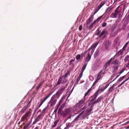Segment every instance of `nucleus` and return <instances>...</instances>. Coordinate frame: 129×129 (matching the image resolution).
Returning <instances> with one entry per match:
<instances>
[{
	"label": "nucleus",
	"mask_w": 129,
	"mask_h": 129,
	"mask_svg": "<svg viewBox=\"0 0 129 129\" xmlns=\"http://www.w3.org/2000/svg\"><path fill=\"white\" fill-rule=\"evenodd\" d=\"M59 96L56 93L52 96L49 103L51 107H52L55 104L57 100L59 98Z\"/></svg>",
	"instance_id": "obj_1"
},
{
	"label": "nucleus",
	"mask_w": 129,
	"mask_h": 129,
	"mask_svg": "<svg viewBox=\"0 0 129 129\" xmlns=\"http://www.w3.org/2000/svg\"><path fill=\"white\" fill-rule=\"evenodd\" d=\"M32 112L31 109H30L27 112L25 113L21 118V120L22 121H27L29 119L31 115V113Z\"/></svg>",
	"instance_id": "obj_2"
},
{
	"label": "nucleus",
	"mask_w": 129,
	"mask_h": 129,
	"mask_svg": "<svg viewBox=\"0 0 129 129\" xmlns=\"http://www.w3.org/2000/svg\"><path fill=\"white\" fill-rule=\"evenodd\" d=\"M119 29V26L117 25H115L112 27L111 30L113 37H115L117 35Z\"/></svg>",
	"instance_id": "obj_3"
},
{
	"label": "nucleus",
	"mask_w": 129,
	"mask_h": 129,
	"mask_svg": "<svg viewBox=\"0 0 129 129\" xmlns=\"http://www.w3.org/2000/svg\"><path fill=\"white\" fill-rule=\"evenodd\" d=\"M85 100L84 98L80 100L78 103L74 106V108L77 109L83 106L85 104Z\"/></svg>",
	"instance_id": "obj_4"
},
{
	"label": "nucleus",
	"mask_w": 129,
	"mask_h": 129,
	"mask_svg": "<svg viewBox=\"0 0 129 129\" xmlns=\"http://www.w3.org/2000/svg\"><path fill=\"white\" fill-rule=\"evenodd\" d=\"M52 93V92H51L48 95L45 97L43 98L42 99L40 100V105L39 106L37 105L35 108V109L37 110L38 109L45 101L50 96Z\"/></svg>",
	"instance_id": "obj_5"
},
{
	"label": "nucleus",
	"mask_w": 129,
	"mask_h": 129,
	"mask_svg": "<svg viewBox=\"0 0 129 129\" xmlns=\"http://www.w3.org/2000/svg\"><path fill=\"white\" fill-rule=\"evenodd\" d=\"M123 26L121 28V29L125 30L126 28V25L129 22V17L127 16L126 19L125 20L124 18L123 20Z\"/></svg>",
	"instance_id": "obj_6"
},
{
	"label": "nucleus",
	"mask_w": 129,
	"mask_h": 129,
	"mask_svg": "<svg viewBox=\"0 0 129 129\" xmlns=\"http://www.w3.org/2000/svg\"><path fill=\"white\" fill-rule=\"evenodd\" d=\"M101 93L100 92V91L98 90L95 92L93 95L91 97V99L90 100V101L91 103H93L94 100L96 99L97 96L99 93Z\"/></svg>",
	"instance_id": "obj_7"
},
{
	"label": "nucleus",
	"mask_w": 129,
	"mask_h": 129,
	"mask_svg": "<svg viewBox=\"0 0 129 129\" xmlns=\"http://www.w3.org/2000/svg\"><path fill=\"white\" fill-rule=\"evenodd\" d=\"M93 108V106H90L87 108V110L85 111V117H87L89 116L91 113L93 112H92Z\"/></svg>",
	"instance_id": "obj_8"
},
{
	"label": "nucleus",
	"mask_w": 129,
	"mask_h": 129,
	"mask_svg": "<svg viewBox=\"0 0 129 129\" xmlns=\"http://www.w3.org/2000/svg\"><path fill=\"white\" fill-rule=\"evenodd\" d=\"M119 8V6H118L115 10L114 12L112 13L111 15V17L113 18H116L117 17V14L119 13L118 11Z\"/></svg>",
	"instance_id": "obj_9"
},
{
	"label": "nucleus",
	"mask_w": 129,
	"mask_h": 129,
	"mask_svg": "<svg viewBox=\"0 0 129 129\" xmlns=\"http://www.w3.org/2000/svg\"><path fill=\"white\" fill-rule=\"evenodd\" d=\"M98 44L99 42H97L92 44L90 47L88 49V51H89L90 50H92L91 52V53L92 54H93L95 48Z\"/></svg>",
	"instance_id": "obj_10"
},
{
	"label": "nucleus",
	"mask_w": 129,
	"mask_h": 129,
	"mask_svg": "<svg viewBox=\"0 0 129 129\" xmlns=\"http://www.w3.org/2000/svg\"><path fill=\"white\" fill-rule=\"evenodd\" d=\"M67 86V84H65L62 86L60 88V90L58 91L56 93L60 96V94L62 93V92L64 90Z\"/></svg>",
	"instance_id": "obj_11"
},
{
	"label": "nucleus",
	"mask_w": 129,
	"mask_h": 129,
	"mask_svg": "<svg viewBox=\"0 0 129 129\" xmlns=\"http://www.w3.org/2000/svg\"><path fill=\"white\" fill-rule=\"evenodd\" d=\"M88 53L85 59V61L87 62V63L89 62L90 60L91 56L93 54H92L90 52V51H88Z\"/></svg>",
	"instance_id": "obj_12"
},
{
	"label": "nucleus",
	"mask_w": 129,
	"mask_h": 129,
	"mask_svg": "<svg viewBox=\"0 0 129 129\" xmlns=\"http://www.w3.org/2000/svg\"><path fill=\"white\" fill-rule=\"evenodd\" d=\"M70 112V110L68 109H67L64 110V111H63L61 113V115L63 117H66L67 115L69 114Z\"/></svg>",
	"instance_id": "obj_13"
},
{
	"label": "nucleus",
	"mask_w": 129,
	"mask_h": 129,
	"mask_svg": "<svg viewBox=\"0 0 129 129\" xmlns=\"http://www.w3.org/2000/svg\"><path fill=\"white\" fill-rule=\"evenodd\" d=\"M42 118L43 117L42 115L41 114L39 115L38 116L37 118L35 119L32 124V125L35 124L37 122L39 121L40 120L42 119Z\"/></svg>",
	"instance_id": "obj_14"
},
{
	"label": "nucleus",
	"mask_w": 129,
	"mask_h": 129,
	"mask_svg": "<svg viewBox=\"0 0 129 129\" xmlns=\"http://www.w3.org/2000/svg\"><path fill=\"white\" fill-rule=\"evenodd\" d=\"M120 41L119 39L117 38H115L114 40V44L115 46L117 48V47L119 46L120 43Z\"/></svg>",
	"instance_id": "obj_15"
},
{
	"label": "nucleus",
	"mask_w": 129,
	"mask_h": 129,
	"mask_svg": "<svg viewBox=\"0 0 129 129\" xmlns=\"http://www.w3.org/2000/svg\"><path fill=\"white\" fill-rule=\"evenodd\" d=\"M103 99V97L102 95L100 96L97 99V100L94 101L92 105H93L95 104H97L98 103H99L101 102V101Z\"/></svg>",
	"instance_id": "obj_16"
},
{
	"label": "nucleus",
	"mask_w": 129,
	"mask_h": 129,
	"mask_svg": "<svg viewBox=\"0 0 129 129\" xmlns=\"http://www.w3.org/2000/svg\"><path fill=\"white\" fill-rule=\"evenodd\" d=\"M102 71L103 70H101L98 74L97 77V80L94 83L92 86H94L96 83L98 82V80L100 79L101 78V75H100V74L101 73Z\"/></svg>",
	"instance_id": "obj_17"
},
{
	"label": "nucleus",
	"mask_w": 129,
	"mask_h": 129,
	"mask_svg": "<svg viewBox=\"0 0 129 129\" xmlns=\"http://www.w3.org/2000/svg\"><path fill=\"white\" fill-rule=\"evenodd\" d=\"M102 71L103 70H101L98 74L97 77V80L94 83L92 86H94L96 83L98 82V80L100 79L101 78V75H100V74L101 73Z\"/></svg>",
	"instance_id": "obj_18"
},
{
	"label": "nucleus",
	"mask_w": 129,
	"mask_h": 129,
	"mask_svg": "<svg viewBox=\"0 0 129 129\" xmlns=\"http://www.w3.org/2000/svg\"><path fill=\"white\" fill-rule=\"evenodd\" d=\"M94 18L93 15H91L89 18L86 20V24L87 25L89 24L92 21Z\"/></svg>",
	"instance_id": "obj_19"
},
{
	"label": "nucleus",
	"mask_w": 129,
	"mask_h": 129,
	"mask_svg": "<svg viewBox=\"0 0 129 129\" xmlns=\"http://www.w3.org/2000/svg\"><path fill=\"white\" fill-rule=\"evenodd\" d=\"M112 61V60L110 59L107 62L105 63L103 66V69L104 71L106 70L108 66H109L110 65V63Z\"/></svg>",
	"instance_id": "obj_20"
},
{
	"label": "nucleus",
	"mask_w": 129,
	"mask_h": 129,
	"mask_svg": "<svg viewBox=\"0 0 129 129\" xmlns=\"http://www.w3.org/2000/svg\"><path fill=\"white\" fill-rule=\"evenodd\" d=\"M112 61V60L110 59L107 62L105 63L103 66V69L104 71L106 70L108 66H109L110 65V63Z\"/></svg>",
	"instance_id": "obj_21"
},
{
	"label": "nucleus",
	"mask_w": 129,
	"mask_h": 129,
	"mask_svg": "<svg viewBox=\"0 0 129 129\" xmlns=\"http://www.w3.org/2000/svg\"><path fill=\"white\" fill-rule=\"evenodd\" d=\"M87 107V106H84L83 108H80L78 111V113L81 112L80 114H81V115L84 112Z\"/></svg>",
	"instance_id": "obj_22"
},
{
	"label": "nucleus",
	"mask_w": 129,
	"mask_h": 129,
	"mask_svg": "<svg viewBox=\"0 0 129 129\" xmlns=\"http://www.w3.org/2000/svg\"><path fill=\"white\" fill-rule=\"evenodd\" d=\"M106 2H103L100 4V5L96 8L98 10H99L106 3Z\"/></svg>",
	"instance_id": "obj_23"
},
{
	"label": "nucleus",
	"mask_w": 129,
	"mask_h": 129,
	"mask_svg": "<svg viewBox=\"0 0 129 129\" xmlns=\"http://www.w3.org/2000/svg\"><path fill=\"white\" fill-rule=\"evenodd\" d=\"M124 50L123 49H121L119 51L117 52L115 55V56H119L122 54L123 53Z\"/></svg>",
	"instance_id": "obj_24"
},
{
	"label": "nucleus",
	"mask_w": 129,
	"mask_h": 129,
	"mask_svg": "<svg viewBox=\"0 0 129 129\" xmlns=\"http://www.w3.org/2000/svg\"><path fill=\"white\" fill-rule=\"evenodd\" d=\"M111 43L109 41H107L104 44V46L105 47V49L106 50H108L109 47L111 45Z\"/></svg>",
	"instance_id": "obj_25"
},
{
	"label": "nucleus",
	"mask_w": 129,
	"mask_h": 129,
	"mask_svg": "<svg viewBox=\"0 0 129 129\" xmlns=\"http://www.w3.org/2000/svg\"><path fill=\"white\" fill-rule=\"evenodd\" d=\"M81 114H80L79 115L77 116L72 121L73 123L75 122H77L80 119V117L81 116Z\"/></svg>",
	"instance_id": "obj_26"
},
{
	"label": "nucleus",
	"mask_w": 129,
	"mask_h": 129,
	"mask_svg": "<svg viewBox=\"0 0 129 129\" xmlns=\"http://www.w3.org/2000/svg\"><path fill=\"white\" fill-rule=\"evenodd\" d=\"M28 108H29V107H27L26 105V106H24L20 111V113L22 114L24 113L26 109Z\"/></svg>",
	"instance_id": "obj_27"
},
{
	"label": "nucleus",
	"mask_w": 129,
	"mask_h": 129,
	"mask_svg": "<svg viewBox=\"0 0 129 129\" xmlns=\"http://www.w3.org/2000/svg\"><path fill=\"white\" fill-rule=\"evenodd\" d=\"M108 85H106L105 86V87H103L101 88H99L98 89V90L100 91V92L101 93L103 92L106 88L108 87Z\"/></svg>",
	"instance_id": "obj_28"
},
{
	"label": "nucleus",
	"mask_w": 129,
	"mask_h": 129,
	"mask_svg": "<svg viewBox=\"0 0 129 129\" xmlns=\"http://www.w3.org/2000/svg\"><path fill=\"white\" fill-rule=\"evenodd\" d=\"M125 61H128L129 62L127 64L126 66V67H129V55H127L126 56L124 59Z\"/></svg>",
	"instance_id": "obj_29"
},
{
	"label": "nucleus",
	"mask_w": 129,
	"mask_h": 129,
	"mask_svg": "<svg viewBox=\"0 0 129 129\" xmlns=\"http://www.w3.org/2000/svg\"><path fill=\"white\" fill-rule=\"evenodd\" d=\"M125 70V69L123 68L121 69V71L119 72V75H117L116 76V77L114 78L112 81H114Z\"/></svg>",
	"instance_id": "obj_30"
},
{
	"label": "nucleus",
	"mask_w": 129,
	"mask_h": 129,
	"mask_svg": "<svg viewBox=\"0 0 129 129\" xmlns=\"http://www.w3.org/2000/svg\"><path fill=\"white\" fill-rule=\"evenodd\" d=\"M62 77L61 76H60V77L58 80V81L56 84V86L58 85H59L61 83V81H62Z\"/></svg>",
	"instance_id": "obj_31"
},
{
	"label": "nucleus",
	"mask_w": 129,
	"mask_h": 129,
	"mask_svg": "<svg viewBox=\"0 0 129 129\" xmlns=\"http://www.w3.org/2000/svg\"><path fill=\"white\" fill-rule=\"evenodd\" d=\"M73 123V122H72L71 123H69L64 128V129H69V128L71 127Z\"/></svg>",
	"instance_id": "obj_32"
},
{
	"label": "nucleus",
	"mask_w": 129,
	"mask_h": 129,
	"mask_svg": "<svg viewBox=\"0 0 129 129\" xmlns=\"http://www.w3.org/2000/svg\"><path fill=\"white\" fill-rule=\"evenodd\" d=\"M107 33V31L105 29H104L103 30L102 32L101 33V34L99 35V37H101L103 35L105 34L106 33Z\"/></svg>",
	"instance_id": "obj_33"
},
{
	"label": "nucleus",
	"mask_w": 129,
	"mask_h": 129,
	"mask_svg": "<svg viewBox=\"0 0 129 129\" xmlns=\"http://www.w3.org/2000/svg\"><path fill=\"white\" fill-rule=\"evenodd\" d=\"M115 85H116L115 84H113L111 87L109 88L108 90L109 92H112L114 89V87L115 86Z\"/></svg>",
	"instance_id": "obj_34"
},
{
	"label": "nucleus",
	"mask_w": 129,
	"mask_h": 129,
	"mask_svg": "<svg viewBox=\"0 0 129 129\" xmlns=\"http://www.w3.org/2000/svg\"><path fill=\"white\" fill-rule=\"evenodd\" d=\"M59 120L58 119L54 121V124L52 125V127L53 128L55 127L56 126L57 123L59 122Z\"/></svg>",
	"instance_id": "obj_35"
},
{
	"label": "nucleus",
	"mask_w": 129,
	"mask_h": 129,
	"mask_svg": "<svg viewBox=\"0 0 129 129\" xmlns=\"http://www.w3.org/2000/svg\"><path fill=\"white\" fill-rule=\"evenodd\" d=\"M49 109L48 107H46L42 111V112L43 113L47 112L49 110Z\"/></svg>",
	"instance_id": "obj_36"
},
{
	"label": "nucleus",
	"mask_w": 129,
	"mask_h": 129,
	"mask_svg": "<svg viewBox=\"0 0 129 129\" xmlns=\"http://www.w3.org/2000/svg\"><path fill=\"white\" fill-rule=\"evenodd\" d=\"M70 71H68L63 76L64 78H67L68 76L70 75Z\"/></svg>",
	"instance_id": "obj_37"
},
{
	"label": "nucleus",
	"mask_w": 129,
	"mask_h": 129,
	"mask_svg": "<svg viewBox=\"0 0 129 129\" xmlns=\"http://www.w3.org/2000/svg\"><path fill=\"white\" fill-rule=\"evenodd\" d=\"M95 23V22H93L88 27L89 30H91L93 26Z\"/></svg>",
	"instance_id": "obj_38"
},
{
	"label": "nucleus",
	"mask_w": 129,
	"mask_h": 129,
	"mask_svg": "<svg viewBox=\"0 0 129 129\" xmlns=\"http://www.w3.org/2000/svg\"><path fill=\"white\" fill-rule=\"evenodd\" d=\"M88 50L87 51H86L85 52H84V53H82L81 54V58H83V57H84L85 56V55L86 54V53L87 52Z\"/></svg>",
	"instance_id": "obj_39"
},
{
	"label": "nucleus",
	"mask_w": 129,
	"mask_h": 129,
	"mask_svg": "<svg viewBox=\"0 0 129 129\" xmlns=\"http://www.w3.org/2000/svg\"><path fill=\"white\" fill-rule=\"evenodd\" d=\"M102 16H101L99 17L98 18H97L96 20L94 21L93 22H95V23L96 22H98L102 18Z\"/></svg>",
	"instance_id": "obj_40"
},
{
	"label": "nucleus",
	"mask_w": 129,
	"mask_h": 129,
	"mask_svg": "<svg viewBox=\"0 0 129 129\" xmlns=\"http://www.w3.org/2000/svg\"><path fill=\"white\" fill-rule=\"evenodd\" d=\"M102 16H101L99 17L98 18H97L96 20L94 21L93 22H95V23L96 22H98L102 18Z\"/></svg>",
	"instance_id": "obj_41"
},
{
	"label": "nucleus",
	"mask_w": 129,
	"mask_h": 129,
	"mask_svg": "<svg viewBox=\"0 0 129 129\" xmlns=\"http://www.w3.org/2000/svg\"><path fill=\"white\" fill-rule=\"evenodd\" d=\"M102 16H101L99 17L98 18H97L96 20L94 21L93 22H95V23L96 22H98L102 18Z\"/></svg>",
	"instance_id": "obj_42"
},
{
	"label": "nucleus",
	"mask_w": 129,
	"mask_h": 129,
	"mask_svg": "<svg viewBox=\"0 0 129 129\" xmlns=\"http://www.w3.org/2000/svg\"><path fill=\"white\" fill-rule=\"evenodd\" d=\"M102 16H101L99 17L98 18H97L96 20L94 21L93 22H95V23L96 22H98L102 18Z\"/></svg>",
	"instance_id": "obj_43"
},
{
	"label": "nucleus",
	"mask_w": 129,
	"mask_h": 129,
	"mask_svg": "<svg viewBox=\"0 0 129 129\" xmlns=\"http://www.w3.org/2000/svg\"><path fill=\"white\" fill-rule=\"evenodd\" d=\"M102 16H101L99 17L98 18H97L96 20L94 21L93 22H95V23L96 22H98L102 18Z\"/></svg>",
	"instance_id": "obj_44"
},
{
	"label": "nucleus",
	"mask_w": 129,
	"mask_h": 129,
	"mask_svg": "<svg viewBox=\"0 0 129 129\" xmlns=\"http://www.w3.org/2000/svg\"><path fill=\"white\" fill-rule=\"evenodd\" d=\"M43 83H44V81H43L42 82H41L40 83H39V85L36 88V89L37 90H38V89L40 87V86H42V84Z\"/></svg>",
	"instance_id": "obj_45"
},
{
	"label": "nucleus",
	"mask_w": 129,
	"mask_h": 129,
	"mask_svg": "<svg viewBox=\"0 0 129 129\" xmlns=\"http://www.w3.org/2000/svg\"><path fill=\"white\" fill-rule=\"evenodd\" d=\"M118 60H117L116 59L112 62V64H118Z\"/></svg>",
	"instance_id": "obj_46"
},
{
	"label": "nucleus",
	"mask_w": 129,
	"mask_h": 129,
	"mask_svg": "<svg viewBox=\"0 0 129 129\" xmlns=\"http://www.w3.org/2000/svg\"><path fill=\"white\" fill-rule=\"evenodd\" d=\"M129 43V42H127L124 45L122 49H123V50H125V49L126 47L127 46L128 44V43Z\"/></svg>",
	"instance_id": "obj_47"
},
{
	"label": "nucleus",
	"mask_w": 129,
	"mask_h": 129,
	"mask_svg": "<svg viewBox=\"0 0 129 129\" xmlns=\"http://www.w3.org/2000/svg\"><path fill=\"white\" fill-rule=\"evenodd\" d=\"M125 76H124L122 77H120V78L118 80V81L120 82L122 81L123 79L125 78Z\"/></svg>",
	"instance_id": "obj_48"
},
{
	"label": "nucleus",
	"mask_w": 129,
	"mask_h": 129,
	"mask_svg": "<svg viewBox=\"0 0 129 129\" xmlns=\"http://www.w3.org/2000/svg\"><path fill=\"white\" fill-rule=\"evenodd\" d=\"M76 59L77 60H79L80 59L81 57V55L80 54H78L76 56Z\"/></svg>",
	"instance_id": "obj_49"
},
{
	"label": "nucleus",
	"mask_w": 129,
	"mask_h": 129,
	"mask_svg": "<svg viewBox=\"0 0 129 129\" xmlns=\"http://www.w3.org/2000/svg\"><path fill=\"white\" fill-rule=\"evenodd\" d=\"M87 63L86 62V63H85L83 65V67H82V68L83 70H85V68H86L87 65Z\"/></svg>",
	"instance_id": "obj_50"
},
{
	"label": "nucleus",
	"mask_w": 129,
	"mask_h": 129,
	"mask_svg": "<svg viewBox=\"0 0 129 129\" xmlns=\"http://www.w3.org/2000/svg\"><path fill=\"white\" fill-rule=\"evenodd\" d=\"M80 79L81 78H79V77H78L77 78V80H76V81L75 83V85H77L78 84V82H79V80H80Z\"/></svg>",
	"instance_id": "obj_51"
},
{
	"label": "nucleus",
	"mask_w": 129,
	"mask_h": 129,
	"mask_svg": "<svg viewBox=\"0 0 129 129\" xmlns=\"http://www.w3.org/2000/svg\"><path fill=\"white\" fill-rule=\"evenodd\" d=\"M96 31L97 32L96 33H95V35H99L100 32V30L99 29V28H98L97 30Z\"/></svg>",
	"instance_id": "obj_52"
},
{
	"label": "nucleus",
	"mask_w": 129,
	"mask_h": 129,
	"mask_svg": "<svg viewBox=\"0 0 129 129\" xmlns=\"http://www.w3.org/2000/svg\"><path fill=\"white\" fill-rule=\"evenodd\" d=\"M61 109L59 108V110H58V114H60L61 115V113H62V111H61Z\"/></svg>",
	"instance_id": "obj_53"
},
{
	"label": "nucleus",
	"mask_w": 129,
	"mask_h": 129,
	"mask_svg": "<svg viewBox=\"0 0 129 129\" xmlns=\"http://www.w3.org/2000/svg\"><path fill=\"white\" fill-rule=\"evenodd\" d=\"M75 60V58H74V59H72L71 60L70 62H69V65L70 66H71V64L72 62L73 61H74Z\"/></svg>",
	"instance_id": "obj_54"
},
{
	"label": "nucleus",
	"mask_w": 129,
	"mask_h": 129,
	"mask_svg": "<svg viewBox=\"0 0 129 129\" xmlns=\"http://www.w3.org/2000/svg\"><path fill=\"white\" fill-rule=\"evenodd\" d=\"M32 100V99H31L30 101H29V102L28 103L27 105H26L27 106V107H29L30 106V103L31 102Z\"/></svg>",
	"instance_id": "obj_55"
},
{
	"label": "nucleus",
	"mask_w": 129,
	"mask_h": 129,
	"mask_svg": "<svg viewBox=\"0 0 129 129\" xmlns=\"http://www.w3.org/2000/svg\"><path fill=\"white\" fill-rule=\"evenodd\" d=\"M116 76V74H113L111 76L110 79L111 80L113 79L114 77H115Z\"/></svg>",
	"instance_id": "obj_56"
},
{
	"label": "nucleus",
	"mask_w": 129,
	"mask_h": 129,
	"mask_svg": "<svg viewBox=\"0 0 129 129\" xmlns=\"http://www.w3.org/2000/svg\"><path fill=\"white\" fill-rule=\"evenodd\" d=\"M114 69L115 70H117V69L118 66H114L113 67Z\"/></svg>",
	"instance_id": "obj_57"
},
{
	"label": "nucleus",
	"mask_w": 129,
	"mask_h": 129,
	"mask_svg": "<svg viewBox=\"0 0 129 129\" xmlns=\"http://www.w3.org/2000/svg\"><path fill=\"white\" fill-rule=\"evenodd\" d=\"M82 75H83L82 72H81V73H80V74L79 75L78 77L79 78H81L82 76Z\"/></svg>",
	"instance_id": "obj_58"
},
{
	"label": "nucleus",
	"mask_w": 129,
	"mask_h": 129,
	"mask_svg": "<svg viewBox=\"0 0 129 129\" xmlns=\"http://www.w3.org/2000/svg\"><path fill=\"white\" fill-rule=\"evenodd\" d=\"M107 25V23L106 22H104L102 24V27H105Z\"/></svg>",
	"instance_id": "obj_59"
},
{
	"label": "nucleus",
	"mask_w": 129,
	"mask_h": 129,
	"mask_svg": "<svg viewBox=\"0 0 129 129\" xmlns=\"http://www.w3.org/2000/svg\"><path fill=\"white\" fill-rule=\"evenodd\" d=\"M89 93L87 91L85 93L84 96V99H85L86 96Z\"/></svg>",
	"instance_id": "obj_60"
},
{
	"label": "nucleus",
	"mask_w": 129,
	"mask_h": 129,
	"mask_svg": "<svg viewBox=\"0 0 129 129\" xmlns=\"http://www.w3.org/2000/svg\"><path fill=\"white\" fill-rule=\"evenodd\" d=\"M28 126H27V125H25L23 127V129H28Z\"/></svg>",
	"instance_id": "obj_61"
},
{
	"label": "nucleus",
	"mask_w": 129,
	"mask_h": 129,
	"mask_svg": "<svg viewBox=\"0 0 129 129\" xmlns=\"http://www.w3.org/2000/svg\"><path fill=\"white\" fill-rule=\"evenodd\" d=\"M99 52V49L97 50L95 52V54L96 55H98Z\"/></svg>",
	"instance_id": "obj_62"
},
{
	"label": "nucleus",
	"mask_w": 129,
	"mask_h": 129,
	"mask_svg": "<svg viewBox=\"0 0 129 129\" xmlns=\"http://www.w3.org/2000/svg\"><path fill=\"white\" fill-rule=\"evenodd\" d=\"M79 29L80 30H82V25H80L79 26Z\"/></svg>",
	"instance_id": "obj_63"
},
{
	"label": "nucleus",
	"mask_w": 129,
	"mask_h": 129,
	"mask_svg": "<svg viewBox=\"0 0 129 129\" xmlns=\"http://www.w3.org/2000/svg\"><path fill=\"white\" fill-rule=\"evenodd\" d=\"M64 105H61V106L60 107V108H59L62 109L64 107Z\"/></svg>",
	"instance_id": "obj_64"
}]
</instances>
